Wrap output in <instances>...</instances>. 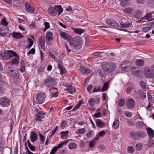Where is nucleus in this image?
<instances>
[{
	"label": "nucleus",
	"mask_w": 154,
	"mask_h": 154,
	"mask_svg": "<svg viewBox=\"0 0 154 154\" xmlns=\"http://www.w3.org/2000/svg\"><path fill=\"white\" fill-rule=\"evenodd\" d=\"M101 116V114L100 112L95 113L94 115V116L95 118H99Z\"/></svg>",
	"instance_id": "nucleus-61"
},
{
	"label": "nucleus",
	"mask_w": 154,
	"mask_h": 154,
	"mask_svg": "<svg viewBox=\"0 0 154 154\" xmlns=\"http://www.w3.org/2000/svg\"><path fill=\"white\" fill-rule=\"evenodd\" d=\"M44 84L48 88L52 87L57 85L55 80L51 77L48 78L45 80V81Z\"/></svg>",
	"instance_id": "nucleus-6"
},
{
	"label": "nucleus",
	"mask_w": 154,
	"mask_h": 154,
	"mask_svg": "<svg viewBox=\"0 0 154 154\" xmlns=\"http://www.w3.org/2000/svg\"><path fill=\"white\" fill-rule=\"evenodd\" d=\"M132 9L131 8H126L124 10V11L126 13L130 14L132 12Z\"/></svg>",
	"instance_id": "nucleus-56"
},
{
	"label": "nucleus",
	"mask_w": 154,
	"mask_h": 154,
	"mask_svg": "<svg viewBox=\"0 0 154 154\" xmlns=\"http://www.w3.org/2000/svg\"><path fill=\"white\" fill-rule=\"evenodd\" d=\"M0 24L2 25H3L4 26V27H6L8 25V23L7 22L6 20L5 17L3 18L2 19Z\"/></svg>",
	"instance_id": "nucleus-44"
},
{
	"label": "nucleus",
	"mask_w": 154,
	"mask_h": 154,
	"mask_svg": "<svg viewBox=\"0 0 154 154\" xmlns=\"http://www.w3.org/2000/svg\"><path fill=\"white\" fill-rule=\"evenodd\" d=\"M119 126V121L118 120H115L112 125V127L115 130L117 129Z\"/></svg>",
	"instance_id": "nucleus-31"
},
{
	"label": "nucleus",
	"mask_w": 154,
	"mask_h": 154,
	"mask_svg": "<svg viewBox=\"0 0 154 154\" xmlns=\"http://www.w3.org/2000/svg\"><path fill=\"white\" fill-rule=\"evenodd\" d=\"M69 133L68 131H62L60 133V134L61 135V138L62 139H64V137H66L68 136V134Z\"/></svg>",
	"instance_id": "nucleus-35"
},
{
	"label": "nucleus",
	"mask_w": 154,
	"mask_h": 154,
	"mask_svg": "<svg viewBox=\"0 0 154 154\" xmlns=\"http://www.w3.org/2000/svg\"><path fill=\"white\" fill-rule=\"evenodd\" d=\"M29 138L32 142H36L38 139L36 133L34 131L30 132Z\"/></svg>",
	"instance_id": "nucleus-15"
},
{
	"label": "nucleus",
	"mask_w": 154,
	"mask_h": 154,
	"mask_svg": "<svg viewBox=\"0 0 154 154\" xmlns=\"http://www.w3.org/2000/svg\"><path fill=\"white\" fill-rule=\"evenodd\" d=\"M60 36L61 38L66 40H69L70 39V36L67 33L63 32H62L60 34Z\"/></svg>",
	"instance_id": "nucleus-20"
},
{
	"label": "nucleus",
	"mask_w": 154,
	"mask_h": 154,
	"mask_svg": "<svg viewBox=\"0 0 154 154\" xmlns=\"http://www.w3.org/2000/svg\"><path fill=\"white\" fill-rule=\"evenodd\" d=\"M100 90V86H96L94 87L93 89V92H98Z\"/></svg>",
	"instance_id": "nucleus-54"
},
{
	"label": "nucleus",
	"mask_w": 154,
	"mask_h": 154,
	"mask_svg": "<svg viewBox=\"0 0 154 154\" xmlns=\"http://www.w3.org/2000/svg\"><path fill=\"white\" fill-rule=\"evenodd\" d=\"M49 55L55 61H58L59 62V60H58V59L55 57L51 51L48 52Z\"/></svg>",
	"instance_id": "nucleus-47"
},
{
	"label": "nucleus",
	"mask_w": 154,
	"mask_h": 154,
	"mask_svg": "<svg viewBox=\"0 0 154 154\" xmlns=\"http://www.w3.org/2000/svg\"><path fill=\"white\" fill-rule=\"evenodd\" d=\"M66 90L69 93L71 94L73 92V88L71 85L68 84L66 87Z\"/></svg>",
	"instance_id": "nucleus-36"
},
{
	"label": "nucleus",
	"mask_w": 154,
	"mask_h": 154,
	"mask_svg": "<svg viewBox=\"0 0 154 154\" xmlns=\"http://www.w3.org/2000/svg\"><path fill=\"white\" fill-rule=\"evenodd\" d=\"M27 144L29 149L31 151H34L35 150V146H32L31 145L30 142L29 140H28L27 141Z\"/></svg>",
	"instance_id": "nucleus-41"
},
{
	"label": "nucleus",
	"mask_w": 154,
	"mask_h": 154,
	"mask_svg": "<svg viewBox=\"0 0 154 154\" xmlns=\"http://www.w3.org/2000/svg\"><path fill=\"white\" fill-rule=\"evenodd\" d=\"M20 76V73L19 72H14V73L11 75V76H12L15 79L18 78Z\"/></svg>",
	"instance_id": "nucleus-53"
},
{
	"label": "nucleus",
	"mask_w": 154,
	"mask_h": 154,
	"mask_svg": "<svg viewBox=\"0 0 154 154\" xmlns=\"http://www.w3.org/2000/svg\"><path fill=\"white\" fill-rule=\"evenodd\" d=\"M14 57L12 58V60L11 61V63L12 65H17L19 63V57L18 55L17 54L15 56H14Z\"/></svg>",
	"instance_id": "nucleus-19"
},
{
	"label": "nucleus",
	"mask_w": 154,
	"mask_h": 154,
	"mask_svg": "<svg viewBox=\"0 0 154 154\" xmlns=\"http://www.w3.org/2000/svg\"><path fill=\"white\" fill-rule=\"evenodd\" d=\"M98 74L99 76L101 78H104L105 77V74L103 71H100L99 73Z\"/></svg>",
	"instance_id": "nucleus-60"
},
{
	"label": "nucleus",
	"mask_w": 154,
	"mask_h": 154,
	"mask_svg": "<svg viewBox=\"0 0 154 154\" xmlns=\"http://www.w3.org/2000/svg\"><path fill=\"white\" fill-rule=\"evenodd\" d=\"M127 150L129 153H132L134 152V149L133 146H129L127 148Z\"/></svg>",
	"instance_id": "nucleus-45"
},
{
	"label": "nucleus",
	"mask_w": 154,
	"mask_h": 154,
	"mask_svg": "<svg viewBox=\"0 0 154 154\" xmlns=\"http://www.w3.org/2000/svg\"><path fill=\"white\" fill-rule=\"evenodd\" d=\"M120 24L121 27L123 28L129 27L131 26L130 22L124 17H122Z\"/></svg>",
	"instance_id": "nucleus-11"
},
{
	"label": "nucleus",
	"mask_w": 154,
	"mask_h": 154,
	"mask_svg": "<svg viewBox=\"0 0 154 154\" xmlns=\"http://www.w3.org/2000/svg\"><path fill=\"white\" fill-rule=\"evenodd\" d=\"M99 27L102 28L101 29L104 31L105 32H110V33L111 32H109L108 30L104 28H108V26H98Z\"/></svg>",
	"instance_id": "nucleus-51"
},
{
	"label": "nucleus",
	"mask_w": 154,
	"mask_h": 154,
	"mask_svg": "<svg viewBox=\"0 0 154 154\" xmlns=\"http://www.w3.org/2000/svg\"><path fill=\"white\" fill-rule=\"evenodd\" d=\"M136 64L138 66L141 67L144 64V61L142 59H137L136 61Z\"/></svg>",
	"instance_id": "nucleus-30"
},
{
	"label": "nucleus",
	"mask_w": 154,
	"mask_h": 154,
	"mask_svg": "<svg viewBox=\"0 0 154 154\" xmlns=\"http://www.w3.org/2000/svg\"><path fill=\"white\" fill-rule=\"evenodd\" d=\"M8 33V29L7 27H3L0 29V35L4 36Z\"/></svg>",
	"instance_id": "nucleus-17"
},
{
	"label": "nucleus",
	"mask_w": 154,
	"mask_h": 154,
	"mask_svg": "<svg viewBox=\"0 0 154 154\" xmlns=\"http://www.w3.org/2000/svg\"><path fill=\"white\" fill-rule=\"evenodd\" d=\"M86 132V129L85 128L78 129L76 131L78 134H81L85 133Z\"/></svg>",
	"instance_id": "nucleus-34"
},
{
	"label": "nucleus",
	"mask_w": 154,
	"mask_h": 154,
	"mask_svg": "<svg viewBox=\"0 0 154 154\" xmlns=\"http://www.w3.org/2000/svg\"><path fill=\"white\" fill-rule=\"evenodd\" d=\"M138 92L140 95V97L142 99L144 100L146 97V93L141 89L138 90Z\"/></svg>",
	"instance_id": "nucleus-28"
},
{
	"label": "nucleus",
	"mask_w": 154,
	"mask_h": 154,
	"mask_svg": "<svg viewBox=\"0 0 154 154\" xmlns=\"http://www.w3.org/2000/svg\"><path fill=\"white\" fill-rule=\"evenodd\" d=\"M147 95L149 102H152V95L149 93H148Z\"/></svg>",
	"instance_id": "nucleus-62"
},
{
	"label": "nucleus",
	"mask_w": 154,
	"mask_h": 154,
	"mask_svg": "<svg viewBox=\"0 0 154 154\" xmlns=\"http://www.w3.org/2000/svg\"><path fill=\"white\" fill-rule=\"evenodd\" d=\"M145 75L147 78H154V72L152 70L147 69L145 72Z\"/></svg>",
	"instance_id": "nucleus-16"
},
{
	"label": "nucleus",
	"mask_w": 154,
	"mask_h": 154,
	"mask_svg": "<svg viewBox=\"0 0 154 154\" xmlns=\"http://www.w3.org/2000/svg\"><path fill=\"white\" fill-rule=\"evenodd\" d=\"M143 147L142 144L140 143H137L136 146V149L138 151H141Z\"/></svg>",
	"instance_id": "nucleus-32"
},
{
	"label": "nucleus",
	"mask_w": 154,
	"mask_h": 154,
	"mask_svg": "<svg viewBox=\"0 0 154 154\" xmlns=\"http://www.w3.org/2000/svg\"><path fill=\"white\" fill-rule=\"evenodd\" d=\"M35 49L34 48H32L31 49L28 53H27V55H29L31 54H34L35 53Z\"/></svg>",
	"instance_id": "nucleus-57"
},
{
	"label": "nucleus",
	"mask_w": 154,
	"mask_h": 154,
	"mask_svg": "<svg viewBox=\"0 0 154 154\" xmlns=\"http://www.w3.org/2000/svg\"><path fill=\"white\" fill-rule=\"evenodd\" d=\"M61 64V62L59 61L58 64V67L60 70L61 75H62L65 73L66 70L62 66Z\"/></svg>",
	"instance_id": "nucleus-24"
},
{
	"label": "nucleus",
	"mask_w": 154,
	"mask_h": 154,
	"mask_svg": "<svg viewBox=\"0 0 154 154\" xmlns=\"http://www.w3.org/2000/svg\"><path fill=\"white\" fill-rule=\"evenodd\" d=\"M133 15L134 17L138 19L141 18L142 16V12L138 10H135L134 13Z\"/></svg>",
	"instance_id": "nucleus-22"
},
{
	"label": "nucleus",
	"mask_w": 154,
	"mask_h": 154,
	"mask_svg": "<svg viewBox=\"0 0 154 154\" xmlns=\"http://www.w3.org/2000/svg\"><path fill=\"white\" fill-rule=\"evenodd\" d=\"M21 62H22V63L21 62L20 64L22 65V66L21 68L20 69V70L21 73H23L25 71V66L23 65H22L24 63V61L23 60L21 61Z\"/></svg>",
	"instance_id": "nucleus-48"
},
{
	"label": "nucleus",
	"mask_w": 154,
	"mask_h": 154,
	"mask_svg": "<svg viewBox=\"0 0 154 154\" xmlns=\"http://www.w3.org/2000/svg\"><path fill=\"white\" fill-rule=\"evenodd\" d=\"M25 8L27 12L31 13H34L35 8L29 3H25Z\"/></svg>",
	"instance_id": "nucleus-12"
},
{
	"label": "nucleus",
	"mask_w": 154,
	"mask_h": 154,
	"mask_svg": "<svg viewBox=\"0 0 154 154\" xmlns=\"http://www.w3.org/2000/svg\"><path fill=\"white\" fill-rule=\"evenodd\" d=\"M140 85L141 86V88L144 91H146V85L145 82L143 81H141L140 82Z\"/></svg>",
	"instance_id": "nucleus-42"
},
{
	"label": "nucleus",
	"mask_w": 154,
	"mask_h": 154,
	"mask_svg": "<svg viewBox=\"0 0 154 154\" xmlns=\"http://www.w3.org/2000/svg\"><path fill=\"white\" fill-rule=\"evenodd\" d=\"M125 101L123 99H120L118 102V106L120 107L123 106L125 104Z\"/></svg>",
	"instance_id": "nucleus-40"
},
{
	"label": "nucleus",
	"mask_w": 154,
	"mask_h": 154,
	"mask_svg": "<svg viewBox=\"0 0 154 154\" xmlns=\"http://www.w3.org/2000/svg\"><path fill=\"white\" fill-rule=\"evenodd\" d=\"M131 136L135 140H138L139 138H145L146 136V133L143 131L140 130L138 131H132L130 133Z\"/></svg>",
	"instance_id": "nucleus-3"
},
{
	"label": "nucleus",
	"mask_w": 154,
	"mask_h": 154,
	"mask_svg": "<svg viewBox=\"0 0 154 154\" xmlns=\"http://www.w3.org/2000/svg\"><path fill=\"white\" fill-rule=\"evenodd\" d=\"M109 88V83L108 82H105L101 90L102 92L106 91Z\"/></svg>",
	"instance_id": "nucleus-33"
},
{
	"label": "nucleus",
	"mask_w": 154,
	"mask_h": 154,
	"mask_svg": "<svg viewBox=\"0 0 154 154\" xmlns=\"http://www.w3.org/2000/svg\"><path fill=\"white\" fill-rule=\"evenodd\" d=\"M115 68V65L111 62L107 63L104 65L102 67L103 70L105 72L109 73L113 71Z\"/></svg>",
	"instance_id": "nucleus-4"
},
{
	"label": "nucleus",
	"mask_w": 154,
	"mask_h": 154,
	"mask_svg": "<svg viewBox=\"0 0 154 154\" xmlns=\"http://www.w3.org/2000/svg\"><path fill=\"white\" fill-rule=\"evenodd\" d=\"M16 55H17V54L14 51L11 50H5L4 51L3 58L4 60H7Z\"/></svg>",
	"instance_id": "nucleus-7"
},
{
	"label": "nucleus",
	"mask_w": 154,
	"mask_h": 154,
	"mask_svg": "<svg viewBox=\"0 0 154 154\" xmlns=\"http://www.w3.org/2000/svg\"><path fill=\"white\" fill-rule=\"evenodd\" d=\"M154 13V12L152 11L151 13L147 14L142 18V20H143L146 19L147 21L150 20L152 19V14Z\"/></svg>",
	"instance_id": "nucleus-25"
},
{
	"label": "nucleus",
	"mask_w": 154,
	"mask_h": 154,
	"mask_svg": "<svg viewBox=\"0 0 154 154\" xmlns=\"http://www.w3.org/2000/svg\"><path fill=\"white\" fill-rule=\"evenodd\" d=\"M126 123L128 125L131 126H134L133 122L129 119H127V120L126 121Z\"/></svg>",
	"instance_id": "nucleus-52"
},
{
	"label": "nucleus",
	"mask_w": 154,
	"mask_h": 154,
	"mask_svg": "<svg viewBox=\"0 0 154 154\" xmlns=\"http://www.w3.org/2000/svg\"><path fill=\"white\" fill-rule=\"evenodd\" d=\"M55 8L53 7H49L48 10V12L49 14L52 16H55L57 14L58 11V15H60L63 12V9L60 5L55 6Z\"/></svg>",
	"instance_id": "nucleus-2"
},
{
	"label": "nucleus",
	"mask_w": 154,
	"mask_h": 154,
	"mask_svg": "<svg viewBox=\"0 0 154 154\" xmlns=\"http://www.w3.org/2000/svg\"><path fill=\"white\" fill-rule=\"evenodd\" d=\"M144 124L143 122L138 121L137 125L139 128H142L144 126Z\"/></svg>",
	"instance_id": "nucleus-46"
},
{
	"label": "nucleus",
	"mask_w": 154,
	"mask_h": 154,
	"mask_svg": "<svg viewBox=\"0 0 154 154\" xmlns=\"http://www.w3.org/2000/svg\"><path fill=\"white\" fill-rule=\"evenodd\" d=\"M126 105L128 109H131L135 106V101L131 98H129L126 101Z\"/></svg>",
	"instance_id": "nucleus-9"
},
{
	"label": "nucleus",
	"mask_w": 154,
	"mask_h": 154,
	"mask_svg": "<svg viewBox=\"0 0 154 154\" xmlns=\"http://www.w3.org/2000/svg\"><path fill=\"white\" fill-rule=\"evenodd\" d=\"M94 101V98H89L88 100L89 105L91 106H93L95 103Z\"/></svg>",
	"instance_id": "nucleus-38"
},
{
	"label": "nucleus",
	"mask_w": 154,
	"mask_h": 154,
	"mask_svg": "<svg viewBox=\"0 0 154 154\" xmlns=\"http://www.w3.org/2000/svg\"><path fill=\"white\" fill-rule=\"evenodd\" d=\"M79 70L80 72L82 74H87L90 73L91 72L90 69L85 66H81Z\"/></svg>",
	"instance_id": "nucleus-18"
},
{
	"label": "nucleus",
	"mask_w": 154,
	"mask_h": 154,
	"mask_svg": "<svg viewBox=\"0 0 154 154\" xmlns=\"http://www.w3.org/2000/svg\"><path fill=\"white\" fill-rule=\"evenodd\" d=\"M10 99L6 97H3L0 98V105L3 107H8L10 104Z\"/></svg>",
	"instance_id": "nucleus-5"
},
{
	"label": "nucleus",
	"mask_w": 154,
	"mask_h": 154,
	"mask_svg": "<svg viewBox=\"0 0 154 154\" xmlns=\"http://www.w3.org/2000/svg\"><path fill=\"white\" fill-rule=\"evenodd\" d=\"M95 142L94 140L91 141L90 142L89 144V147L90 148H93L95 146Z\"/></svg>",
	"instance_id": "nucleus-55"
},
{
	"label": "nucleus",
	"mask_w": 154,
	"mask_h": 154,
	"mask_svg": "<svg viewBox=\"0 0 154 154\" xmlns=\"http://www.w3.org/2000/svg\"><path fill=\"white\" fill-rule=\"evenodd\" d=\"M133 74L137 77H141L142 76L141 72L140 70H134L132 72Z\"/></svg>",
	"instance_id": "nucleus-29"
},
{
	"label": "nucleus",
	"mask_w": 154,
	"mask_h": 154,
	"mask_svg": "<svg viewBox=\"0 0 154 154\" xmlns=\"http://www.w3.org/2000/svg\"><path fill=\"white\" fill-rule=\"evenodd\" d=\"M151 29V27H145L143 28L142 30L143 32H146L149 31Z\"/></svg>",
	"instance_id": "nucleus-58"
},
{
	"label": "nucleus",
	"mask_w": 154,
	"mask_h": 154,
	"mask_svg": "<svg viewBox=\"0 0 154 154\" xmlns=\"http://www.w3.org/2000/svg\"><path fill=\"white\" fill-rule=\"evenodd\" d=\"M8 36H12L14 38L18 39L23 38L24 36L21 34L20 32H13L12 33H10Z\"/></svg>",
	"instance_id": "nucleus-14"
},
{
	"label": "nucleus",
	"mask_w": 154,
	"mask_h": 154,
	"mask_svg": "<svg viewBox=\"0 0 154 154\" xmlns=\"http://www.w3.org/2000/svg\"><path fill=\"white\" fill-rule=\"evenodd\" d=\"M94 133L93 131H91L87 133L86 136L88 137L89 138L93 135Z\"/></svg>",
	"instance_id": "nucleus-50"
},
{
	"label": "nucleus",
	"mask_w": 154,
	"mask_h": 154,
	"mask_svg": "<svg viewBox=\"0 0 154 154\" xmlns=\"http://www.w3.org/2000/svg\"><path fill=\"white\" fill-rule=\"evenodd\" d=\"M69 140H67L66 141H64L63 142L59 143L57 146H56L57 149L62 148L64 145L66 144L69 142Z\"/></svg>",
	"instance_id": "nucleus-39"
},
{
	"label": "nucleus",
	"mask_w": 154,
	"mask_h": 154,
	"mask_svg": "<svg viewBox=\"0 0 154 154\" xmlns=\"http://www.w3.org/2000/svg\"><path fill=\"white\" fill-rule=\"evenodd\" d=\"M77 144L75 143H70L68 145V147L70 149H74L77 148Z\"/></svg>",
	"instance_id": "nucleus-37"
},
{
	"label": "nucleus",
	"mask_w": 154,
	"mask_h": 154,
	"mask_svg": "<svg viewBox=\"0 0 154 154\" xmlns=\"http://www.w3.org/2000/svg\"><path fill=\"white\" fill-rule=\"evenodd\" d=\"M45 39L44 36H41L40 37L39 39V45L42 47L43 48L45 45Z\"/></svg>",
	"instance_id": "nucleus-27"
},
{
	"label": "nucleus",
	"mask_w": 154,
	"mask_h": 154,
	"mask_svg": "<svg viewBox=\"0 0 154 154\" xmlns=\"http://www.w3.org/2000/svg\"><path fill=\"white\" fill-rule=\"evenodd\" d=\"M45 112L42 111L40 110L38 112H37L35 116V120L36 122H41L42 119L45 117Z\"/></svg>",
	"instance_id": "nucleus-10"
},
{
	"label": "nucleus",
	"mask_w": 154,
	"mask_h": 154,
	"mask_svg": "<svg viewBox=\"0 0 154 154\" xmlns=\"http://www.w3.org/2000/svg\"><path fill=\"white\" fill-rule=\"evenodd\" d=\"M46 94L44 92H40L36 94V100L39 104L43 103L45 101Z\"/></svg>",
	"instance_id": "nucleus-8"
},
{
	"label": "nucleus",
	"mask_w": 154,
	"mask_h": 154,
	"mask_svg": "<svg viewBox=\"0 0 154 154\" xmlns=\"http://www.w3.org/2000/svg\"><path fill=\"white\" fill-rule=\"evenodd\" d=\"M72 29L75 33L79 35H81L85 31V29H82L81 28H75L72 27Z\"/></svg>",
	"instance_id": "nucleus-21"
},
{
	"label": "nucleus",
	"mask_w": 154,
	"mask_h": 154,
	"mask_svg": "<svg viewBox=\"0 0 154 154\" xmlns=\"http://www.w3.org/2000/svg\"><path fill=\"white\" fill-rule=\"evenodd\" d=\"M39 137L40 143H44L45 140V137L41 134H39Z\"/></svg>",
	"instance_id": "nucleus-43"
},
{
	"label": "nucleus",
	"mask_w": 154,
	"mask_h": 154,
	"mask_svg": "<svg viewBox=\"0 0 154 154\" xmlns=\"http://www.w3.org/2000/svg\"><path fill=\"white\" fill-rule=\"evenodd\" d=\"M146 130L148 135L150 138H152L154 136V131L151 128L148 127L146 128Z\"/></svg>",
	"instance_id": "nucleus-23"
},
{
	"label": "nucleus",
	"mask_w": 154,
	"mask_h": 154,
	"mask_svg": "<svg viewBox=\"0 0 154 154\" xmlns=\"http://www.w3.org/2000/svg\"><path fill=\"white\" fill-rule=\"evenodd\" d=\"M45 30H47V29H49L50 27L49 23L47 22H45Z\"/></svg>",
	"instance_id": "nucleus-63"
},
{
	"label": "nucleus",
	"mask_w": 154,
	"mask_h": 154,
	"mask_svg": "<svg viewBox=\"0 0 154 154\" xmlns=\"http://www.w3.org/2000/svg\"><path fill=\"white\" fill-rule=\"evenodd\" d=\"M106 23L108 25L112 26L115 28L119 27L120 26L119 24L114 20H106Z\"/></svg>",
	"instance_id": "nucleus-13"
},
{
	"label": "nucleus",
	"mask_w": 154,
	"mask_h": 154,
	"mask_svg": "<svg viewBox=\"0 0 154 154\" xmlns=\"http://www.w3.org/2000/svg\"><path fill=\"white\" fill-rule=\"evenodd\" d=\"M68 42L69 45L76 50L81 49L82 46V40L81 37L78 36L71 38Z\"/></svg>",
	"instance_id": "nucleus-1"
},
{
	"label": "nucleus",
	"mask_w": 154,
	"mask_h": 154,
	"mask_svg": "<svg viewBox=\"0 0 154 154\" xmlns=\"http://www.w3.org/2000/svg\"><path fill=\"white\" fill-rule=\"evenodd\" d=\"M125 116L127 117L131 118L132 116V114L130 112L126 111L124 112Z\"/></svg>",
	"instance_id": "nucleus-49"
},
{
	"label": "nucleus",
	"mask_w": 154,
	"mask_h": 154,
	"mask_svg": "<svg viewBox=\"0 0 154 154\" xmlns=\"http://www.w3.org/2000/svg\"><path fill=\"white\" fill-rule=\"evenodd\" d=\"M95 122L97 127L102 128L105 126V124L100 119H96Z\"/></svg>",
	"instance_id": "nucleus-26"
},
{
	"label": "nucleus",
	"mask_w": 154,
	"mask_h": 154,
	"mask_svg": "<svg viewBox=\"0 0 154 154\" xmlns=\"http://www.w3.org/2000/svg\"><path fill=\"white\" fill-rule=\"evenodd\" d=\"M67 122L66 121H63L60 124V126L61 127H64L67 124Z\"/></svg>",
	"instance_id": "nucleus-64"
},
{
	"label": "nucleus",
	"mask_w": 154,
	"mask_h": 154,
	"mask_svg": "<svg viewBox=\"0 0 154 154\" xmlns=\"http://www.w3.org/2000/svg\"><path fill=\"white\" fill-rule=\"evenodd\" d=\"M133 89V88L131 86H129L126 89V93L127 94H128L130 93L131 91H132V89Z\"/></svg>",
	"instance_id": "nucleus-59"
}]
</instances>
